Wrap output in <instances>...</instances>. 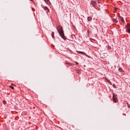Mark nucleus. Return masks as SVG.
Returning a JSON list of instances; mask_svg holds the SVG:
<instances>
[{
  "label": "nucleus",
  "instance_id": "ddd939ff",
  "mask_svg": "<svg viewBox=\"0 0 130 130\" xmlns=\"http://www.w3.org/2000/svg\"><path fill=\"white\" fill-rule=\"evenodd\" d=\"M129 26H130L129 24H127L126 25L127 29L128 28V27H129Z\"/></svg>",
  "mask_w": 130,
  "mask_h": 130
},
{
  "label": "nucleus",
  "instance_id": "0eeeda50",
  "mask_svg": "<svg viewBox=\"0 0 130 130\" xmlns=\"http://www.w3.org/2000/svg\"><path fill=\"white\" fill-rule=\"evenodd\" d=\"M87 19H88V20L89 21H91V20H92V17L89 16V17H87Z\"/></svg>",
  "mask_w": 130,
  "mask_h": 130
},
{
  "label": "nucleus",
  "instance_id": "4468645a",
  "mask_svg": "<svg viewBox=\"0 0 130 130\" xmlns=\"http://www.w3.org/2000/svg\"><path fill=\"white\" fill-rule=\"evenodd\" d=\"M10 88L11 89H12L13 90H14V87L13 86H10Z\"/></svg>",
  "mask_w": 130,
  "mask_h": 130
},
{
  "label": "nucleus",
  "instance_id": "423d86ee",
  "mask_svg": "<svg viewBox=\"0 0 130 130\" xmlns=\"http://www.w3.org/2000/svg\"><path fill=\"white\" fill-rule=\"evenodd\" d=\"M44 10L45 11H47V12H49V9H48V8H47L46 7L44 8Z\"/></svg>",
  "mask_w": 130,
  "mask_h": 130
},
{
  "label": "nucleus",
  "instance_id": "f3484780",
  "mask_svg": "<svg viewBox=\"0 0 130 130\" xmlns=\"http://www.w3.org/2000/svg\"><path fill=\"white\" fill-rule=\"evenodd\" d=\"M4 104H6V101H4Z\"/></svg>",
  "mask_w": 130,
  "mask_h": 130
},
{
  "label": "nucleus",
  "instance_id": "20e7f679",
  "mask_svg": "<svg viewBox=\"0 0 130 130\" xmlns=\"http://www.w3.org/2000/svg\"><path fill=\"white\" fill-rule=\"evenodd\" d=\"M77 52H78V53H81V54H84V55H87V54L84 52L77 51Z\"/></svg>",
  "mask_w": 130,
  "mask_h": 130
},
{
  "label": "nucleus",
  "instance_id": "2eb2a0df",
  "mask_svg": "<svg viewBox=\"0 0 130 130\" xmlns=\"http://www.w3.org/2000/svg\"><path fill=\"white\" fill-rule=\"evenodd\" d=\"M75 63H76V64H79V63L77 62H76Z\"/></svg>",
  "mask_w": 130,
  "mask_h": 130
},
{
  "label": "nucleus",
  "instance_id": "f257e3e1",
  "mask_svg": "<svg viewBox=\"0 0 130 130\" xmlns=\"http://www.w3.org/2000/svg\"><path fill=\"white\" fill-rule=\"evenodd\" d=\"M57 30L59 35L61 36V38H62V39H64V34H63V30H62V27H61V26H57Z\"/></svg>",
  "mask_w": 130,
  "mask_h": 130
},
{
  "label": "nucleus",
  "instance_id": "dca6fc26",
  "mask_svg": "<svg viewBox=\"0 0 130 130\" xmlns=\"http://www.w3.org/2000/svg\"><path fill=\"white\" fill-rule=\"evenodd\" d=\"M108 83H110L111 84V82H110V81H108Z\"/></svg>",
  "mask_w": 130,
  "mask_h": 130
},
{
  "label": "nucleus",
  "instance_id": "1a4fd4ad",
  "mask_svg": "<svg viewBox=\"0 0 130 130\" xmlns=\"http://www.w3.org/2000/svg\"><path fill=\"white\" fill-rule=\"evenodd\" d=\"M51 36L52 38H54V32H52Z\"/></svg>",
  "mask_w": 130,
  "mask_h": 130
},
{
  "label": "nucleus",
  "instance_id": "7ed1b4c3",
  "mask_svg": "<svg viewBox=\"0 0 130 130\" xmlns=\"http://www.w3.org/2000/svg\"><path fill=\"white\" fill-rule=\"evenodd\" d=\"M113 100L115 102V103H117L118 102V100H117V97L116 95L113 94Z\"/></svg>",
  "mask_w": 130,
  "mask_h": 130
},
{
  "label": "nucleus",
  "instance_id": "9b49d317",
  "mask_svg": "<svg viewBox=\"0 0 130 130\" xmlns=\"http://www.w3.org/2000/svg\"><path fill=\"white\" fill-rule=\"evenodd\" d=\"M95 2L96 3H98L99 4H101V0H96Z\"/></svg>",
  "mask_w": 130,
  "mask_h": 130
},
{
  "label": "nucleus",
  "instance_id": "f8f14e48",
  "mask_svg": "<svg viewBox=\"0 0 130 130\" xmlns=\"http://www.w3.org/2000/svg\"><path fill=\"white\" fill-rule=\"evenodd\" d=\"M118 70L119 72H122V69L121 68H119Z\"/></svg>",
  "mask_w": 130,
  "mask_h": 130
},
{
  "label": "nucleus",
  "instance_id": "9d476101",
  "mask_svg": "<svg viewBox=\"0 0 130 130\" xmlns=\"http://www.w3.org/2000/svg\"><path fill=\"white\" fill-rule=\"evenodd\" d=\"M113 21L114 22V23H117L118 21L117 20H116V19H113Z\"/></svg>",
  "mask_w": 130,
  "mask_h": 130
},
{
  "label": "nucleus",
  "instance_id": "a211bd4d",
  "mask_svg": "<svg viewBox=\"0 0 130 130\" xmlns=\"http://www.w3.org/2000/svg\"><path fill=\"white\" fill-rule=\"evenodd\" d=\"M128 107H130V105H127Z\"/></svg>",
  "mask_w": 130,
  "mask_h": 130
},
{
  "label": "nucleus",
  "instance_id": "f03ea898",
  "mask_svg": "<svg viewBox=\"0 0 130 130\" xmlns=\"http://www.w3.org/2000/svg\"><path fill=\"white\" fill-rule=\"evenodd\" d=\"M91 5H92V7L95 8V9H97V2H96V1L92 0L91 2Z\"/></svg>",
  "mask_w": 130,
  "mask_h": 130
},
{
  "label": "nucleus",
  "instance_id": "6e6552de",
  "mask_svg": "<svg viewBox=\"0 0 130 130\" xmlns=\"http://www.w3.org/2000/svg\"><path fill=\"white\" fill-rule=\"evenodd\" d=\"M126 32H127L128 33H130V29L129 28H128L126 30Z\"/></svg>",
  "mask_w": 130,
  "mask_h": 130
},
{
  "label": "nucleus",
  "instance_id": "39448f33",
  "mask_svg": "<svg viewBox=\"0 0 130 130\" xmlns=\"http://www.w3.org/2000/svg\"><path fill=\"white\" fill-rule=\"evenodd\" d=\"M119 18H120L121 21H123V22H124V19H123V17H122L121 16H119Z\"/></svg>",
  "mask_w": 130,
  "mask_h": 130
}]
</instances>
